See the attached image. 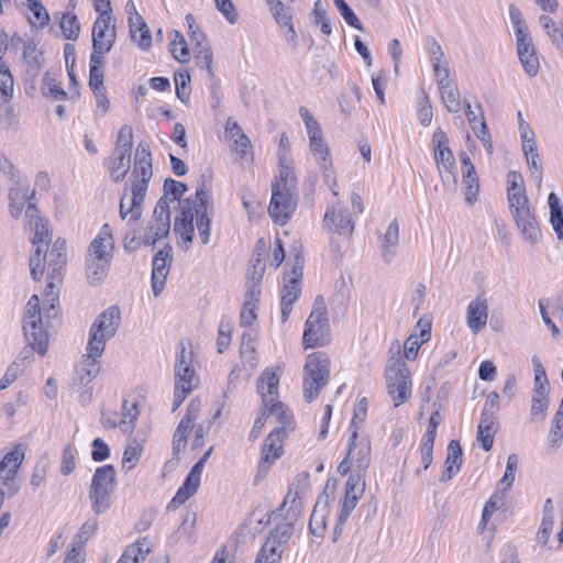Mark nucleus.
I'll return each mask as SVG.
<instances>
[{
  "instance_id": "nucleus-1",
  "label": "nucleus",
  "mask_w": 563,
  "mask_h": 563,
  "mask_svg": "<svg viewBox=\"0 0 563 563\" xmlns=\"http://www.w3.org/2000/svg\"><path fill=\"white\" fill-rule=\"evenodd\" d=\"M52 230L47 220L37 217V255L41 246L46 245L44 262L47 268V285L43 294L42 306H37V355L44 356L48 351L49 340L60 323L59 284L67 264V243L63 238L52 242Z\"/></svg>"
},
{
  "instance_id": "nucleus-2",
  "label": "nucleus",
  "mask_w": 563,
  "mask_h": 563,
  "mask_svg": "<svg viewBox=\"0 0 563 563\" xmlns=\"http://www.w3.org/2000/svg\"><path fill=\"white\" fill-rule=\"evenodd\" d=\"M372 461V444L368 433L354 430L346 444V455L338 465V473L350 474L338 515L336 528L342 526L357 506L366 487V471Z\"/></svg>"
},
{
  "instance_id": "nucleus-3",
  "label": "nucleus",
  "mask_w": 563,
  "mask_h": 563,
  "mask_svg": "<svg viewBox=\"0 0 563 563\" xmlns=\"http://www.w3.org/2000/svg\"><path fill=\"white\" fill-rule=\"evenodd\" d=\"M211 192L203 186L197 189L194 197L181 202L180 213L175 218L174 233L178 245L185 251L189 250L195 234L194 223L201 243L207 245L211 236Z\"/></svg>"
},
{
  "instance_id": "nucleus-4",
  "label": "nucleus",
  "mask_w": 563,
  "mask_h": 563,
  "mask_svg": "<svg viewBox=\"0 0 563 563\" xmlns=\"http://www.w3.org/2000/svg\"><path fill=\"white\" fill-rule=\"evenodd\" d=\"M299 114L309 139V152L318 165L324 183L328 185L333 196L338 197L340 188L336 180V173L322 129L316 117L306 107L299 109Z\"/></svg>"
},
{
  "instance_id": "nucleus-5",
  "label": "nucleus",
  "mask_w": 563,
  "mask_h": 563,
  "mask_svg": "<svg viewBox=\"0 0 563 563\" xmlns=\"http://www.w3.org/2000/svg\"><path fill=\"white\" fill-rule=\"evenodd\" d=\"M386 387L395 407L407 402L412 395L410 371L400 355V345L390 349L385 366Z\"/></svg>"
},
{
  "instance_id": "nucleus-6",
  "label": "nucleus",
  "mask_w": 563,
  "mask_h": 563,
  "mask_svg": "<svg viewBox=\"0 0 563 563\" xmlns=\"http://www.w3.org/2000/svg\"><path fill=\"white\" fill-rule=\"evenodd\" d=\"M509 19L515 32L520 65L527 76L536 77L540 70V57L521 12L514 4L509 7Z\"/></svg>"
},
{
  "instance_id": "nucleus-7",
  "label": "nucleus",
  "mask_w": 563,
  "mask_h": 563,
  "mask_svg": "<svg viewBox=\"0 0 563 563\" xmlns=\"http://www.w3.org/2000/svg\"><path fill=\"white\" fill-rule=\"evenodd\" d=\"M196 373V357L191 347L181 344L175 362V390L173 409L176 410L185 398L199 385Z\"/></svg>"
},
{
  "instance_id": "nucleus-8",
  "label": "nucleus",
  "mask_w": 563,
  "mask_h": 563,
  "mask_svg": "<svg viewBox=\"0 0 563 563\" xmlns=\"http://www.w3.org/2000/svg\"><path fill=\"white\" fill-rule=\"evenodd\" d=\"M330 357L322 352L307 355L302 369V390L307 401L314 400L330 378Z\"/></svg>"
},
{
  "instance_id": "nucleus-9",
  "label": "nucleus",
  "mask_w": 563,
  "mask_h": 563,
  "mask_svg": "<svg viewBox=\"0 0 563 563\" xmlns=\"http://www.w3.org/2000/svg\"><path fill=\"white\" fill-rule=\"evenodd\" d=\"M433 158L442 181L448 191H456L457 174L454 154L450 147L448 134L440 128L432 135Z\"/></svg>"
},
{
  "instance_id": "nucleus-10",
  "label": "nucleus",
  "mask_w": 563,
  "mask_h": 563,
  "mask_svg": "<svg viewBox=\"0 0 563 563\" xmlns=\"http://www.w3.org/2000/svg\"><path fill=\"white\" fill-rule=\"evenodd\" d=\"M133 146V129L122 125L117 135L115 146L111 155L104 161L110 178L113 181L124 179L131 167V152Z\"/></svg>"
},
{
  "instance_id": "nucleus-11",
  "label": "nucleus",
  "mask_w": 563,
  "mask_h": 563,
  "mask_svg": "<svg viewBox=\"0 0 563 563\" xmlns=\"http://www.w3.org/2000/svg\"><path fill=\"white\" fill-rule=\"evenodd\" d=\"M35 295L31 296L29 299L24 317L22 320V329L24 333V338L27 342V346L24 347L19 357L8 367L3 377L0 380V388H8L19 376L21 373L22 361L32 356L35 351Z\"/></svg>"
},
{
  "instance_id": "nucleus-12",
  "label": "nucleus",
  "mask_w": 563,
  "mask_h": 563,
  "mask_svg": "<svg viewBox=\"0 0 563 563\" xmlns=\"http://www.w3.org/2000/svg\"><path fill=\"white\" fill-rule=\"evenodd\" d=\"M438 54L433 57V71L440 91V97L445 109L451 113H459L462 109L460 90L456 82L451 78L448 62L443 57L441 48L437 47Z\"/></svg>"
},
{
  "instance_id": "nucleus-13",
  "label": "nucleus",
  "mask_w": 563,
  "mask_h": 563,
  "mask_svg": "<svg viewBox=\"0 0 563 563\" xmlns=\"http://www.w3.org/2000/svg\"><path fill=\"white\" fill-rule=\"evenodd\" d=\"M309 475L307 473L298 474L289 484L287 494L278 508V512L285 518L286 522L294 523L300 519L305 501L309 494Z\"/></svg>"
},
{
  "instance_id": "nucleus-14",
  "label": "nucleus",
  "mask_w": 563,
  "mask_h": 563,
  "mask_svg": "<svg viewBox=\"0 0 563 563\" xmlns=\"http://www.w3.org/2000/svg\"><path fill=\"white\" fill-rule=\"evenodd\" d=\"M121 323V311L118 306H111L93 320L87 344L104 352L107 342L112 339Z\"/></svg>"
},
{
  "instance_id": "nucleus-15",
  "label": "nucleus",
  "mask_w": 563,
  "mask_h": 563,
  "mask_svg": "<svg viewBox=\"0 0 563 563\" xmlns=\"http://www.w3.org/2000/svg\"><path fill=\"white\" fill-rule=\"evenodd\" d=\"M322 230L330 236L331 241L336 238L350 239L352 236L354 220L340 200L328 203L322 220Z\"/></svg>"
},
{
  "instance_id": "nucleus-16",
  "label": "nucleus",
  "mask_w": 563,
  "mask_h": 563,
  "mask_svg": "<svg viewBox=\"0 0 563 563\" xmlns=\"http://www.w3.org/2000/svg\"><path fill=\"white\" fill-rule=\"evenodd\" d=\"M294 534L290 522H282L269 532L264 544L260 549L256 563H280L284 548Z\"/></svg>"
},
{
  "instance_id": "nucleus-17",
  "label": "nucleus",
  "mask_w": 563,
  "mask_h": 563,
  "mask_svg": "<svg viewBox=\"0 0 563 563\" xmlns=\"http://www.w3.org/2000/svg\"><path fill=\"white\" fill-rule=\"evenodd\" d=\"M91 59L96 63L112 49L117 41V20L114 16L97 18L91 31Z\"/></svg>"
},
{
  "instance_id": "nucleus-18",
  "label": "nucleus",
  "mask_w": 563,
  "mask_h": 563,
  "mask_svg": "<svg viewBox=\"0 0 563 563\" xmlns=\"http://www.w3.org/2000/svg\"><path fill=\"white\" fill-rule=\"evenodd\" d=\"M264 274V264L257 260L253 269L249 273V285L244 296L243 306L240 314V323L242 327L252 325L257 319V311L261 298L260 283Z\"/></svg>"
},
{
  "instance_id": "nucleus-19",
  "label": "nucleus",
  "mask_w": 563,
  "mask_h": 563,
  "mask_svg": "<svg viewBox=\"0 0 563 563\" xmlns=\"http://www.w3.org/2000/svg\"><path fill=\"white\" fill-rule=\"evenodd\" d=\"M329 341L328 320L325 317V307L322 301H316L313 310L306 321V328L302 335L305 349L322 346Z\"/></svg>"
},
{
  "instance_id": "nucleus-20",
  "label": "nucleus",
  "mask_w": 563,
  "mask_h": 563,
  "mask_svg": "<svg viewBox=\"0 0 563 563\" xmlns=\"http://www.w3.org/2000/svg\"><path fill=\"white\" fill-rule=\"evenodd\" d=\"M506 191L512 218L533 211L527 195L525 179L519 172L511 170L507 174Z\"/></svg>"
},
{
  "instance_id": "nucleus-21",
  "label": "nucleus",
  "mask_w": 563,
  "mask_h": 563,
  "mask_svg": "<svg viewBox=\"0 0 563 563\" xmlns=\"http://www.w3.org/2000/svg\"><path fill=\"white\" fill-rule=\"evenodd\" d=\"M170 230V212L166 198L158 200L153 217L148 223L143 238L145 245L154 246L158 241L166 238Z\"/></svg>"
},
{
  "instance_id": "nucleus-22",
  "label": "nucleus",
  "mask_w": 563,
  "mask_h": 563,
  "mask_svg": "<svg viewBox=\"0 0 563 563\" xmlns=\"http://www.w3.org/2000/svg\"><path fill=\"white\" fill-rule=\"evenodd\" d=\"M102 354L103 351L87 344L86 353L81 355L75 368L74 385L78 387L88 386L99 375Z\"/></svg>"
},
{
  "instance_id": "nucleus-23",
  "label": "nucleus",
  "mask_w": 563,
  "mask_h": 563,
  "mask_svg": "<svg viewBox=\"0 0 563 563\" xmlns=\"http://www.w3.org/2000/svg\"><path fill=\"white\" fill-rule=\"evenodd\" d=\"M296 206V192L272 189L268 214L274 223L279 225L286 224L294 214Z\"/></svg>"
},
{
  "instance_id": "nucleus-24",
  "label": "nucleus",
  "mask_w": 563,
  "mask_h": 563,
  "mask_svg": "<svg viewBox=\"0 0 563 563\" xmlns=\"http://www.w3.org/2000/svg\"><path fill=\"white\" fill-rule=\"evenodd\" d=\"M286 434L287 432L284 428H275L267 435L262 445L258 475L265 476L271 466L282 457L284 453L283 443Z\"/></svg>"
},
{
  "instance_id": "nucleus-25",
  "label": "nucleus",
  "mask_w": 563,
  "mask_h": 563,
  "mask_svg": "<svg viewBox=\"0 0 563 563\" xmlns=\"http://www.w3.org/2000/svg\"><path fill=\"white\" fill-rule=\"evenodd\" d=\"M284 366L276 364L266 367L260 374L256 387L262 398L263 407H268L271 402L277 401L279 397V382Z\"/></svg>"
},
{
  "instance_id": "nucleus-26",
  "label": "nucleus",
  "mask_w": 563,
  "mask_h": 563,
  "mask_svg": "<svg viewBox=\"0 0 563 563\" xmlns=\"http://www.w3.org/2000/svg\"><path fill=\"white\" fill-rule=\"evenodd\" d=\"M212 452V446L209 448L203 456L192 466L190 473L187 475L184 484L177 490L176 495L170 500L168 507L177 508L184 505L195 493L198 490L201 483V473L203 466Z\"/></svg>"
},
{
  "instance_id": "nucleus-27",
  "label": "nucleus",
  "mask_w": 563,
  "mask_h": 563,
  "mask_svg": "<svg viewBox=\"0 0 563 563\" xmlns=\"http://www.w3.org/2000/svg\"><path fill=\"white\" fill-rule=\"evenodd\" d=\"M34 197L35 189H33L30 195H27L25 191H23L22 195H20V189L18 188H12L9 192V209L11 216L15 219L21 216L24 203L27 200V208L25 211L26 222L24 229L25 231L30 232L29 240L33 245H35V229L32 225V219L34 217L35 211V203L32 201Z\"/></svg>"
},
{
  "instance_id": "nucleus-28",
  "label": "nucleus",
  "mask_w": 563,
  "mask_h": 563,
  "mask_svg": "<svg viewBox=\"0 0 563 563\" xmlns=\"http://www.w3.org/2000/svg\"><path fill=\"white\" fill-rule=\"evenodd\" d=\"M431 319L421 317L410 335L404 342V356H401L404 361L412 362L417 360L421 345L429 342L431 339Z\"/></svg>"
},
{
  "instance_id": "nucleus-29",
  "label": "nucleus",
  "mask_w": 563,
  "mask_h": 563,
  "mask_svg": "<svg viewBox=\"0 0 563 563\" xmlns=\"http://www.w3.org/2000/svg\"><path fill=\"white\" fill-rule=\"evenodd\" d=\"M559 519L560 529L558 531V541L559 544H563V509L555 510L553 501L549 498L544 503L543 508V518L541 521V526L537 533V540L540 544L547 545L550 537L553 532V527L555 520Z\"/></svg>"
},
{
  "instance_id": "nucleus-30",
  "label": "nucleus",
  "mask_w": 563,
  "mask_h": 563,
  "mask_svg": "<svg viewBox=\"0 0 563 563\" xmlns=\"http://www.w3.org/2000/svg\"><path fill=\"white\" fill-rule=\"evenodd\" d=\"M147 186L132 183L130 194H124L120 203V217L136 221L141 217V206L144 201Z\"/></svg>"
},
{
  "instance_id": "nucleus-31",
  "label": "nucleus",
  "mask_w": 563,
  "mask_h": 563,
  "mask_svg": "<svg viewBox=\"0 0 563 563\" xmlns=\"http://www.w3.org/2000/svg\"><path fill=\"white\" fill-rule=\"evenodd\" d=\"M153 175L152 155L150 145L146 142H140L135 150L134 167L132 183L147 186Z\"/></svg>"
},
{
  "instance_id": "nucleus-32",
  "label": "nucleus",
  "mask_w": 563,
  "mask_h": 563,
  "mask_svg": "<svg viewBox=\"0 0 563 563\" xmlns=\"http://www.w3.org/2000/svg\"><path fill=\"white\" fill-rule=\"evenodd\" d=\"M225 135L233 142V151L240 156V159L252 161V143L246 134L243 133L239 123L229 118L224 128Z\"/></svg>"
},
{
  "instance_id": "nucleus-33",
  "label": "nucleus",
  "mask_w": 563,
  "mask_h": 563,
  "mask_svg": "<svg viewBox=\"0 0 563 563\" xmlns=\"http://www.w3.org/2000/svg\"><path fill=\"white\" fill-rule=\"evenodd\" d=\"M465 319L473 334L481 332L488 321V300L484 296L474 298L466 308Z\"/></svg>"
},
{
  "instance_id": "nucleus-34",
  "label": "nucleus",
  "mask_w": 563,
  "mask_h": 563,
  "mask_svg": "<svg viewBox=\"0 0 563 563\" xmlns=\"http://www.w3.org/2000/svg\"><path fill=\"white\" fill-rule=\"evenodd\" d=\"M114 240L109 224H103L91 241L87 256L98 260H111L113 257Z\"/></svg>"
},
{
  "instance_id": "nucleus-35",
  "label": "nucleus",
  "mask_w": 563,
  "mask_h": 563,
  "mask_svg": "<svg viewBox=\"0 0 563 563\" xmlns=\"http://www.w3.org/2000/svg\"><path fill=\"white\" fill-rule=\"evenodd\" d=\"M172 257L169 251H159L152 264V291L155 297L159 296L166 285Z\"/></svg>"
},
{
  "instance_id": "nucleus-36",
  "label": "nucleus",
  "mask_w": 563,
  "mask_h": 563,
  "mask_svg": "<svg viewBox=\"0 0 563 563\" xmlns=\"http://www.w3.org/2000/svg\"><path fill=\"white\" fill-rule=\"evenodd\" d=\"M523 241L530 246L537 245L542 239V232L537 221L534 210L512 218Z\"/></svg>"
},
{
  "instance_id": "nucleus-37",
  "label": "nucleus",
  "mask_w": 563,
  "mask_h": 563,
  "mask_svg": "<svg viewBox=\"0 0 563 563\" xmlns=\"http://www.w3.org/2000/svg\"><path fill=\"white\" fill-rule=\"evenodd\" d=\"M25 456V449L22 444H16L9 451L0 462V482L8 485L15 478L18 468Z\"/></svg>"
},
{
  "instance_id": "nucleus-38",
  "label": "nucleus",
  "mask_w": 563,
  "mask_h": 563,
  "mask_svg": "<svg viewBox=\"0 0 563 563\" xmlns=\"http://www.w3.org/2000/svg\"><path fill=\"white\" fill-rule=\"evenodd\" d=\"M460 158L463 165L462 179L465 189V200L468 205H474L477 201L479 191V184L475 167L466 154H460Z\"/></svg>"
},
{
  "instance_id": "nucleus-39",
  "label": "nucleus",
  "mask_w": 563,
  "mask_h": 563,
  "mask_svg": "<svg viewBox=\"0 0 563 563\" xmlns=\"http://www.w3.org/2000/svg\"><path fill=\"white\" fill-rule=\"evenodd\" d=\"M272 189L296 192L297 176L292 159L286 162L278 161L277 173L272 181Z\"/></svg>"
},
{
  "instance_id": "nucleus-40",
  "label": "nucleus",
  "mask_w": 563,
  "mask_h": 563,
  "mask_svg": "<svg viewBox=\"0 0 563 563\" xmlns=\"http://www.w3.org/2000/svg\"><path fill=\"white\" fill-rule=\"evenodd\" d=\"M269 12L279 27L284 30L286 41L297 45L298 36L292 23L291 10L284 3H280L278 7L272 8Z\"/></svg>"
},
{
  "instance_id": "nucleus-41",
  "label": "nucleus",
  "mask_w": 563,
  "mask_h": 563,
  "mask_svg": "<svg viewBox=\"0 0 563 563\" xmlns=\"http://www.w3.org/2000/svg\"><path fill=\"white\" fill-rule=\"evenodd\" d=\"M302 277L301 265H295L284 277L282 289V302L292 305L300 294V279Z\"/></svg>"
},
{
  "instance_id": "nucleus-42",
  "label": "nucleus",
  "mask_w": 563,
  "mask_h": 563,
  "mask_svg": "<svg viewBox=\"0 0 563 563\" xmlns=\"http://www.w3.org/2000/svg\"><path fill=\"white\" fill-rule=\"evenodd\" d=\"M462 449L456 440H451L448 445V455L444 462V471L441 475V482L451 481L461 470L463 462Z\"/></svg>"
},
{
  "instance_id": "nucleus-43",
  "label": "nucleus",
  "mask_w": 563,
  "mask_h": 563,
  "mask_svg": "<svg viewBox=\"0 0 563 563\" xmlns=\"http://www.w3.org/2000/svg\"><path fill=\"white\" fill-rule=\"evenodd\" d=\"M496 431V418L484 412L477 427V441L485 451L492 450Z\"/></svg>"
},
{
  "instance_id": "nucleus-44",
  "label": "nucleus",
  "mask_w": 563,
  "mask_h": 563,
  "mask_svg": "<svg viewBox=\"0 0 563 563\" xmlns=\"http://www.w3.org/2000/svg\"><path fill=\"white\" fill-rule=\"evenodd\" d=\"M59 73L47 71L43 77L42 95L44 98L60 102L68 98V93L62 88Z\"/></svg>"
},
{
  "instance_id": "nucleus-45",
  "label": "nucleus",
  "mask_w": 563,
  "mask_h": 563,
  "mask_svg": "<svg viewBox=\"0 0 563 563\" xmlns=\"http://www.w3.org/2000/svg\"><path fill=\"white\" fill-rule=\"evenodd\" d=\"M151 551L152 542L147 538L139 539L125 549L117 563H141Z\"/></svg>"
},
{
  "instance_id": "nucleus-46",
  "label": "nucleus",
  "mask_w": 563,
  "mask_h": 563,
  "mask_svg": "<svg viewBox=\"0 0 563 563\" xmlns=\"http://www.w3.org/2000/svg\"><path fill=\"white\" fill-rule=\"evenodd\" d=\"M117 482L115 470L112 465H103L95 471L90 489L112 493Z\"/></svg>"
},
{
  "instance_id": "nucleus-47",
  "label": "nucleus",
  "mask_w": 563,
  "mask_h": 563,
  "mask_svg": "<svg viewBox=\"0 0 563 563\" xmlns=\"http://www.w3.org/2000/svg\"><path fill=\"white\" fill-rule=\"evenodd\" d=\"M399 243V224L396 220L388 223L382 238V249L384 258L390 262Z\"/></svg>"
},
{
  "instance_id": "nucleus-48",
  "label": "nucleus",
  "mask_w": 563,
  "mask_h": 563,
  "mask_svg": "<svg viewBox=\"0 0 563 563\" xmlns=\"http://www.w3.org/2000/svg\"><path fill=\"white\" fill-rule=\"evenodd\" d=\"M550 209V224L555 232L558 240H563V205L556 194L551 192L548 197Z\"/></svg>"
},
{
  "instance_id": "nucleus-49",
  "label": "nucleus",
  "mask_w": 563,
  "mask_h": 563,
  "mask_svg": "<svg viewBox=\"0 0 563 563\" xmlns=\"http://www.w3.org/2000/svg\"><path fill=\"white\" fill-rule=\"evenodd\" d=\"M111 260L86 258V276L91 285L101 283L108 275Z\"/></svg>"
},
{
  "instance_id": "nucleus-50",
  "label": "nucleus",
  "mask_w": 563,
  "mask_h": 563,
  "mask_svg": "<svg viewBox=\"0 0 563 563\" xmlns=\"http://www.w3.org/2000/svg\"><path fill=\"white\" fill-rule=\"evenodd\" d=\"M55 18L58 20L63 37L68 41H77L80 35V23L73 12L57 13Z\"/></svg>"
},
{
  "instance_id": "nucleus-51",
  "label": "nucleus",
  "mask_w": 563,
  "mask_h": 563,
  "mask_svg": "<svg viewBox=\"0 0 563 563\" xmlns=\"http://www.w3.org/2000/svg\"><path fill=\"white\" fill-rule=\"evenodd\" d=\"M129 32L131 41L142 51H148L152 47V34L144 19L136 23H130Z\"/></svg>"
},
{
  "instance_id": "nucleus-52",
  "label": "nucleus",
  "mask_w": 563,
  "mask_h": 563,
  "mask_svg": "<svg viewBox=\"0 0 563 563\" xmlns=\"http://www.w3.org/2000/svg\"><path fill=\"white\" fill-rule=\"evenodd\" d=\"M327 515H328V501L325 500L322 505L321 500H318L309 520L310 533L317 538H321L327 528Z\"/></svg>"
},
{
  "instance_id": "nucleus-53",
  "label": "nucleus",
  "mask_w": 563,
  "mask_h": 563,
  "mask_svg": "<svg viewBox=\"0 0 563 563\" xmlns=\"http://www.w3.org/2000/svg\"><path fill=\"white\" fill-rule=\"evenodd\" d=\"M522 145V152L526 157L528 167L531 172L532 177L541 184L542 181V165L539 159V154L537 150V142L536 140L523 142Z\"/></svg>"
},
{
  "instance_id": "nucleus-54",
  "label": "nucleus",
  "mask_w": 563,
  "mask_h": 563,
  "mask_svg": "<svg viewBox=\"0 0 563 563\" xmlns=\"http://www.w3.org/2000/svg\"><path fill=\"white\" fill-rule=\"evenodd\" d=\"M143 453V445L135 439L126 442L123 457L121 462V470L125 473L132 471L140 462Z\"/></svg>"
},
{
  "instance_id": "nucleus-55",
  "label": "nucleus",
  "mask_w": 563,
  "mask_h": 563,
  "mask_svg": "<svg viewBox=\"0 0 563 563\" xmlns=\"http://www.w3.org/2000/svg\"><path fill=\"white\" fill-rule=\"evenodd\" d=\"M139 415L135 404L123 402L122 417L120 420H106V424L110 427H119L124 433H129L134 429L135 420Z\"/></svg>"
},
{
  "instance_id": "nucleus-56",
  "label": "nucleus",
  "mask_w": 563,
  "mask_h": 563,
  "mask_svg": "<svg viewBox=\"0 0 563 563\" xmlns=\"http://www.w3.org/2000/svg\"><path fill=\"white\" fill-rule=\"evenodd\" d=\"M194 56L196 65L207 70L210 78L214 77L213 52L208 41L194 45Z\"/></svg>"
},
{
  "instance_id": "nucleus-57",
  "label": "nucleus",
  "mask_w": 563,
  "mask_h": 563,
  "mask_svg": "<svg viewBox=\"0 0 563 563\" xmlns=\"http://www.w3.org/2000/svg\"><path fill=\"white\" fill-rule=\"evenodd\" d=\"M539 22L545 30L552 44L563 53V23H556L545 14L539 16Z\"/></svg>"
},
{
  "instance_id": "nucleus-58",
  "label": "nucleus",
  "mask_w": 563,
  "mask_h": 563,
  "mask_svg": "<svg viewBox=\"0 0 563 563\" xmlns=\"http://www.w3.org/2000/svg\"><path fill=\"white\" fill-rule=\"evenodd\" d=\"M169 51L179 63H187L190 59V52L184 35L178 31L170 34Z\"/></svg>"
},
{
  "instance_id": "nucleus-59",
  "label": "nucleus",
  "mask_w": 563,
  "mask_h": 563,
  "mask_svg": "<svg viewBox=\"0 0 563 563\" xmlns=\"http://www.w3.org/2000/svg\"><path fill=\"white\" fill-rule=\"evenodd\" d=\"M518 463H519V457L517 454L512 453L508 456L504 475L500 478V481L498 482V486H497V489H501V492L505 495L514 485Z\"/></svg>"
},
{
  "instance_id": "nucleus-60",
  "label": "nucleus",
  "mask_w": 563,
  "mask_h": 563,
  "mask_svg": "<svg viewBox=\"0 0 563 563\" xmlns=\"http://www.w3.org/2000/svg\"><path fill=\"white\" fill-rule=\"evenodd\" d=\"M417 118L422 126H429L433 119V110L429 97L424 91H421L417 100L416 107Z\"/></svg>"
},
{
  "instance_id": "nucleus-61",
  "label": "nucleus",
  "mask_w": 563,
  "mask_h": 563,
  "mask_svg": "<svg viewBox=\"0 0 563 563\" xmlns=\"http://www.w3.org/2000/svg\"><path fill=\"white\" fill-rule=\"evenodd\" d=\"M268 415L274 416L276 421L283 424L282 428L286 430V427L292 423V412L280 401L271 402L268 407H265Z\"/></svg>"
},
{
  "instance_id": "nucleus-62",
  "label": "nucleus",
  "mask_w": 563,
  "mask_h": 563,
  "mask_svg": "<svg viewBox=\"0 0 563 563\" xmlns=\"http://www.w3.org/2000/svg\"><path fill=\"white\" fill-rule=\"evenodd\" d=\"M190 80V75L187 71L176 73L174 77L176 96L184 104L189 103Z\"/></svg>"
},
{
  "instance_id": "nucleus-63",
  "label": "nucleus",
  "mask_w": 563,
  "mask_h": 563,
  "mask_svg": "<svg viewBox=\"0 0 563 563\" xmlns=\"http://www.w3.org/2000/svg\"><path fill=\"white\" fill-rule=\"evenodd\" d=\"M89 499L96 514H103L111 507V493L90 489Z\"/></svg>"
},
{
  "instance_id": "nucleus-64",
  "label": "nucleus",
  "mask_w": 563,
  "mask_h": 563,
  "mask_svg": "<svg viewBox=\"0 0 563 563\" xmlns=\"http://www.w3.org/2000/svg\"><path fill=\"white\" fill-rule=\"evenodd\" d=\"M563 442V423L552 420L550 431L547 437V446L551 452H556Z\"/></svg>"
}]
</instances>
